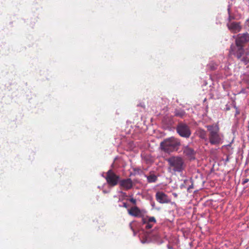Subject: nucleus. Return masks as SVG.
Instances as JSON below:
<instances>
[{"instance_id": "29", "label": "nucleus", "mask_w": 249, "mask_h": 249, "mask_svg": "<svg viewBox=\"0 0 249 249\" xmlns=\"http://www.w3.org/2000/svg\"><path fill=\"white\" fill-rule=\"evenodd\" d=\"M229 161V158H228V157H227L226 160V161L227 162V161Z\"/></svg>"}, {"instance_id": "7", "label": "nucleus", "mask_w": 249, "mask_h": 249, "mask_svg": "<svg viewBox=\"0 0 249 249\" xmlns=\"http://www.w3.org/2000/svg\"><path fill=\"white\" fill-rule=\"evenodd\" d=\"M157 201L161 204L168 203L171 201L170 198L166 194L161 191H158L155 195Z\"/></svg>"}, {"instance_id": "3", "label": "nucleus", "mask_w": 249, "mask_h": 249, "mask_svg": "<svg viewBox=\"0 0 249 249\" xmlns=\"http://www.w3.org/2000/svg\"><path fill=\"white\" fill-rule=\"evenodd\" d=\"M168 163V170L174 173H181L185 169V164L182 158L172 156L166 160Z\"/></svg>"}, {"instance_id": "8", "label": "nucleus", "mask_w": 249, "mask_h": 249, "mask_svg": "<svg viewBox=\"0 0 249 249\" xmlns=\"http://www.w3.org/2000/svg\"><path fill=\"white\" fill-rule=\"evenodd\" d=\"M142 222L143 225H145V228L146 229H150L156 223V220L153 216H146L142 217Z\"/></svg>"}, {"instance_id": "15", "label": "nucleus", "mask_w": 249, "mask_h": 249, "mask_svg": "<svg viewBox=\"0 0 249 249\" xmlns=\"http://www.w3.org/2000/svg\"><path fill=\"white\" fill-rule=\"evenodd\" d=\"M208 67L211 70H214L217 69L218 65L214 62L211 61L208 64Z\"/></svg>"}, {"instance_id": "25", "label": "nucleus", "mask_w": 249, "mask_h": 249, "mask_svg": "<svg viewBox=\"0 0 249 249\" xmlns=\"http://www.w3.org/2000/svg\"><path fill=\"white\" fill-rule=\"evenodd\" d=\"M158 238H159V235H156L155 236V237L154 238V239L158 240Z\"/></svg>"}, {"instance_id": "11", "label": "nucleus", "mask_w": 249, "mask_h": 249, "mask_svg": "<svg viewBox=\"0 0 249 249\" xmlns=\"http://www.w3.org/2000/svg\"><path fill=\"white\" fill-rule=\"evenodd\" d=\"M120 185L125 190H129L133 186V182L130 178H126L120 180Z\"/></svg>"}, {"instance_id": "13", "label": "nucleus", "mask_w": 249, "mask_h": 249, "mask_svg": "<svg viewBox=\"0 0 249 249\" xmlns=\"http://www.w3.org/2000/svg\"><path fill=\"white\" fill-rule=\"evenodd\" d=\"M175 115L177 117L182 118L185 114V112L181 109H176L174 111Z\"/></svg>"}, {"instance_id": "2", "label": "nucleus", "mask_w": 249, "mask_h": 249, "mask_svg": "<svg viewBox=\"0 0 249 249\" xmlns=\"http://www.w3.org/2000/svg\"><path fill=\"white\" fill-rule=\"evenodd\" d=\"M209 132V141L212 145H219L221 144L224 140L223 135L219 132V128L218 125L214 124L206 126Z\"/></svg>"}, {"instance_id": "24", "label": "nucleus", "mask_w": 249, "mask_h": 249, "mask_svg": "<svg viewBox=\"0 0 249 249\" xmlns=\"http://www.w3.org/2000/svg\"><path fill=\"white\" fill-rule=\"evenodd\" d=\"M130 227H131V228L132 230L133 231L134 235H136V233H135V232L134 231V230H133V228H132V223H130Z\"/></svg>"}, {"instance_id": "21", "label": "nucleus", "mask_w": 249, "mask_h": 249, "mask_svg": "<svg viewBox=\"0 0 249 249\" xmlns=\"http://www.w3.org/2000/svg\"><path fill=\"white\" fill-rule=\"evenodd\" d=\"M129 201L132 202L133 204H136V200L133 198H131L129 199Z\"/></svg>"}, {"instance_id": "27", "label": "nucleus", "mask_w": 249, "mask_h": 249, "mask_svg": "<svg viewBox=\"0 0 249 249\" xmlns=\"http://www.w3.org/2000/svg\"><path fill=\"white\" fill-rule=\"evenodd\" d=\"M189 181H190L189 180L185 179V180H184V183H187Z\"/></svg>"}, {"instance_id": "1", "label": "nucleus", "mask_w": 249, "mask_h": 249, "mask_svg": "<svg viewBox=\"0 0 249 249\" xmlns=\"http://www.w3.org/2000/svg\"><path fill=\"white\" fill-rule=\"evenodd\" d=\"M249 41V34H238L235 40V43L232 44L231 46L230 54L234 55L238 59H240L243 62H245L244 58L242 57L244 53L243 45Z\"/></svg>"}, {"instance_id": "17", "label": "nucleus", "mask_w": 249, "mask_h": 249, "mask_svg": "<svg viewBox=\"0 0 249 249\" xmlns=\"http://www.w3.org/2000/svg\"><path fill=\"white\" fill-rule=\"evenodd\" d=\"M200 137L203 139H206V132L205 131H204V130L202 131V132L200 134Z\"/></svg>"}, {"instance_id": "14", "label": "nucleus", "mask_w": 249, "mask_h": 249, "mask_svg": "<svg viewBox=\"0 0 249 249\" xmlns=\"http://www.w3.org/2000/svg\"><path fill=\"white\" fill-rule=\"evenodd\" d=\"M147 181L149 183L155 182L157 180V177L155 175H150L146 176Z\"/></svg>"}, {"instance_id": "26", "label": "nucleus", "mask_w": 249, "mask_h": 249, "mask_svg": "<svg viewBox=\"0 0 249 249\" xmlns=\"http://www.w3.org/2000/svg\"><path fill=\"white\" fill-rule=\"evenodd\" d=\"M193 188V184H192L188 188V190H189V189H190L191 188Z\"/></svg>"}, {"instance_id": "16", "label": "nucleus", "mask_w": 249, "mask_h": 249, "mask_svg": "<svg viewBox=\"0 0 249 249\" xmlns=\"http://www.w3.org/2000/svg\"><path fill=\"white\" fill-rule=\"evenodd\" d=\"M151 240L150 234H148L146 236V238L145 239H142L141 242L142 243H146L149 242Z\"/></svg>"}, {"instance_id": "12", "label": "nucleus", "mask_w": 249, "mask_h": 249, "mask_svg": "<svg viewBox=\"0 0 249 249\" xmlns=\"http://www.w3.org/2000/svg\"><path fill=\"white\" fill-rule=\"evenodd\" d=\"M128 213L129 214L136 217H140L142 215L140 210L137 207H132L128 210Z\"/></svg>"}, {"instance_id": "10", "label": "nucleus", "mask_w": 249, "mask_h": 249, "mask_svg": "<svg viewBox=\"0 0 249 249\" xmlns=\"http://www.w3.org/2000/svg\"><path fill=\"white\" fill-rule=\"evenodd\" d=\"M182 150L184 154L190 159H195L196 152L194 150L188 145H183Z\"/></svg>"}, {"instance_id": "19", "label": "nucleus", "mask_w": 249, "mask_h": 249, "mask_svg": "<svg viewBox=\"0 0 249 249\" xmlns=\"http://www.w3.org/2000/svg\"><path fill=\"white\" fill-rule=\"evenodd\" d=\"M150 204L153 209L155 208V203L152 199L150 200Z\"/></svg>"}, {"instance_id": "23", "label": "nucleus", "mask_w": 249, "mask_h": 249, "mask_svg": "<svg viewBox=\"0 0 249 249\" xmlns=\"http://www.w3.org/2000/svg\"><path fill=\"white\" fill-rule=\"evenodd\" d=\"M120 193L122 194V196H127V195L125 193H124L123 192H121Z\"/></svg>"}, {"instance_id": "30", "label": "nucleus", "mask_w": 249, "mask_h": 249, "mask_svg": "<svg viewBox=\"0 0 249 249\" xmlns=\"http://www.w3.org/2000/svg\"><path fill=\"white\" fill-rule=\"evenodd\" d=\"M239 111H238L237 110V111H236V114H236V115H237V114H239Z\"/></svg>"}, {"instance_id": "6", "label": "nucleus", "mask_w": 249, "mask_h": 249, "mask_svg": "<svg viewBox=\"0 0 249 249\" xmlns=\"http://www.w3.org/2000/svg\"><path fill=\"white\" fill-rule=\"evenodd\" d=\"M177 131L181 137L186 138H189L191 134L189 126L182 123L178 124L177 126Z\"/></svg>"}, {"instance_id": "18", "label": "nucleus", "mask_w": 249, "mask_h": 249, "mask_svg": "<svg viewBox=\"0 0 249 249\" xmlns=\"http://www.w3.org/2000/svg\"><path fill=\"white\" fill-rule=\"evenodd\" d=\"M243 80L248 85H249V75L245 76Z\"/></svg>"}, {"instance_id": "5", "label": "nucleus", "mask_w": 249, "mask_h": 249, "mask_svg": "<svg viewBox=\"0 0 249 249\" xmlns=\"http://www.w3.org/2000/svg\"><path fill=\"white\" fill-rule=\"evenodd\" d=\"M107 183L110 186L116 185L120 181L119 176L116 175L111 169L109 170L105 177Z\"/></svg>"}, {"instance_id": "9", "label": "nucleus", "mask_w": 249, "mask_h": 249, "mask_svg": "<svg viewBox=\"0 0 249 249\" xmlns=\"http://www.w3.org/2000/svg\"><path fill=\"white\" fill-rule=\"evenodd\" d=\"M227 26L228 29L232 33H236L239 32L242 28L240 22L235 21H229Z\"/></svg>"}, {"instance_id": "4", "label": "nucleus", "mask_w": 249, "mask_h": 249, "mask_svg": "<svg viewBox=\"0 0 249 249\" xmlns=\"http://www.w3.org/2000/svg\"><path fill=\"white\" fill-rule=\"evenodd\" d=\"M180 145L179 140L175 137H172L164 140L160 142L161 149L165 152L171 153L176 151L178 149Z\"/></svg>"}, {"instance_id": "20", "label": "nucleus", "mask_w": 249, "mask_h": 249, "mask_svg": "<svg viewBox=\"0 0 249 249\" xmlns=\"http://www.w3.org/2000/svg\"><path fill=\"white\" fill-rule=\"evenodd\" d=\"M249 181V179L248 178H245L243 180L242 184H245L247 183H248Z\"/></svg>"}, {"instance_id": "22", "label": "nucleus", "mask_w": 249, "mask_h": 249, "mask_svg": "<svg viewBox=\"0 0 249 249\" xmlns=\"http://www.w3.org/2000/svg\"><path fill=\"white\" fill-rule=\"evenodd\" d=\"M119 206L120 207H124V208H127V205L126 203L123 202V205H119Z\"/></svg>"}, {"instance_id": "28", "label": "nucleus", "mask_w": 249, "mask_h": 249, "mask_svg": "<svg viewBox=\"0 0 249 249\" xmlns=\"http://www.w3.org/2000/svg\"><path fill=\"white\" fill-rule=\"evenodd\" d=\"M158 242H159V243H162V242H163V241H162L161 240H159L158 241Z\"/></svg>"}]
</instances>
